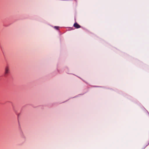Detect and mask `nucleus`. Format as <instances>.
<instances>
[{
	"label": "nucleus",
	"mask_w": 149,
	"mask_h": 149,
	"mask_svg": "<svg viewBox=\"0 0 149 149\" xmlns=\"http://www.w3.org/2000/svg\"><path fill=\"white\" fill-rule=\"evenodd\" d=\"M9 72V68L8 64L5 67L4 69V76L6 77L8 75Z\"/></svg>",
	"instance_id": "obj_1"
},
{
	"label": "nucleus",
	"mask_w": 149,
	"mask_h": 149,
	"mask_svg": "<svg viewBox=\"0 0 149 149\" xmlns=\"http://www.w3.org/2000/svg\"><path fill=\"white\" fill-rule=\"evenodd\" d=\"M74 26L76 29H78L81 27V26L76 22L74 24Z\"/></svg>",
	"instance_id": "obj_2"
},
{
	"label": "nucleus",
	"mask_w": 149,
	"mask_h": 149,
	"mask_svg": "<svg viewBox=\"0 0 149 149\" xmlns=\"http://www.w3.org/2000/svg\"><path fill=\"white\" fill-rule=\"evenodd\" d=\"M54 28H56V29H58V26H55L54 27Z\"/></svg>",
	"instance_id": "obj_3"
}]
</instances>
